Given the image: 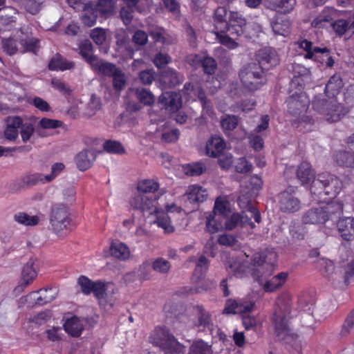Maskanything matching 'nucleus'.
<instances>
[{
    "mask_svg": "<svg viewBox=\"0 0 354 354\" xmlns=\"http://www.w3.org/2000/svg\"><path fill=\"white\" fill-rule=\"evenodd\" d=\"M159 188V184L153 180L145 179L139 181L137 185L138 194H135L130 201L131 206L147 214L151 224H156L158 227L163 229L165 233L171 234L174 232V227L171 225L170 218L161 208L160 204L157 198H150L143 194L145 193H153Z\"/></svg>",
    "mask_w": 354,
    "mask_h": 354,
    "instance_id": "obj_1",
    "label": "nucleus"
},
{
    "mask_svg": "<svg viewBox=\"0 0 354 354\" xmlns=\"http://www.w3.org/2000/svg\"><path fill=\"white\" fill-rule=\"evenodd\" d=\"M270 255L272 257L268 260L264 253H256L252 257L251 263L244 260L232 259L227 262L226 268L238 277H241L244 273L250 272L256 280L261 283L264 278L270 275L274 270V264L272 259L274 260L276 255L274 253Z\"/></svg>",
    "mask_w": 354,
    "mask_h": 354,
    "instance_id": "obj_2",
    "label": "nucleus"
},
{
    "mask_svg": "<svg viewBox=\"0 0 354 354\" xmlns=\"http://www.w3.org/2000/svg\"><path fill=\"white\" fill-rule=\"evenodd\" d=\"M295 316H296L295 310H292L289 301L281 304L278 303L272 321L277 338L290 344L297 352H299L301 349V341L298 335L292 331L291 326V319Z\"/></svg>",
    "mask_w": 354,
    "mask_h": 354,
    "instance_id": "obj_3",
    "label": "nucleus"
},
{
    "mask_svg": "<svg viewBox=\"0 0 354 354\" xmlns=\"http://www.w3.org/2000/svg\"><path fill=\"white\" fill-rule=\"evenodd\" d=\"M343 212L339 202H333L324 207L311 208L303 213L301 222L304 225H323L326 221L337 218Z\"/></svg>",
    "mask_w": 354,
    "mask_h": 354,
    "instance_id": "obj_4",
    "label": "nucleus"
},
{
    "mask_svg": "<svg viewBox=\"0 0 354 354\" xmlns=\"http://www.w3.org/2000/svg\"><path fill=\"white\" fill-rule=\"evenodd\" d=\"M149 342L160 347L165 353H180L185 351V346L163 327L156 328L149 337Z\"/></svg>",
    "mask_w": 354,
    "mask_h": 354,
    "instance_id": "obj_5",
    "label": "nucleus"
},
{
    "mask_svg": "<svg viewBox=\"0 0 354 354\" xmlns=\"http://www.w3.org/2000/svg\"><path fill=\"white\" fill-rule=\"evenodd\" d=\"M313 106L329 122H338L348 113V109L335 99L325 100L316 98Z\"/></svg>",
    "mask_w": 354,
    "mask_h": 354,
    "instance_id": "obj_6",
    "label": "nucleus"
},
{
    "mask_svg": "<svg viewBox=\"0 0 354 354\" xmlns=\"http://www.w3.org/2000/svg\"><path fill=\"white\" fill-rule=\"evenodd\" d=\"M243 86L249 91L259 89L266 82L264 72L257 63H252L244 67L239 73Z\"/></svg>",
    "mask_w": 354,
    "mask_h": 354,
    "instance_id": "obj_7",
    "label": "nucleus"
},
{
    "mask_svg": "<svg viewBox=\"0 0 354 354\" xmlns=\"http://www.w3.org/2000/svg\"><path fill=\"white\" fill-rule=\"evenodd\" d=\"M299 48L303 49L306 54L304 58L313 59L331 67L334 64V60L330 55L329 50L326 48L314 46L313 43L307 39H302L297 42Z\"/></svg>",
    "mask_w": 354,
    "mask_h": 354,
    "instance_id": "obj_8",
    "label": "nucleus"
},
{
    "mask_svg": "<svg viewBox=\"0 0 354 354\" xmlns=\"http://www.w3.org/2000/svg\"><path fill=\"white\" fill-rule=\"evenodd\" d=\"M57 295V290L55 288H42L20 298L19 305L22 306L26 304H28L29 306H32L34 304L42 306L52 301Z\"/></svg>",
    "mask_w": 354,
    "mask_h": 354,
    "instance_id": "obj_9",
    "label": "nucleus"
},
{
    "mask_svg": "<svg viewBox=\"0 0 354 354\" xmlns=\"http://www.w3.org/2000/svg\"><path fill=\"white\" fill-rule=\"evenodd\" d=\"M71 221L70 213L65 205L59 204L53 207L50 215V224L56 233L66 230Z\"/></svg>",
    "mask_w": 354,
    "mask_h": 354,
    "instance_id": "obj_10",
    "label": "nucleus"
},
{
    "mask_svg": "<svg viewBox=\"0 0 354 354\" xmlns=\"http://www.w3.org/2000/svg\"><path fill=\"white\" fill-rule=\"evenodd\" d=\"M208 268L207 259L201 256L196 263V267L192 278V281L194 285V288L190 289L192 292L200 293L206 290L209 286L205 280V272Z\"/></svg>",
    "mask_w": 354,
    "mask_h": 354,
    "instance_id": "obj_11",
    "label": "nucleus"
},
{
    "mask_svg": "<svg viewBox=\"0 0 354 354\" xmlns=\"http://www.w3.org/2000/svg\"><path fill=\"white\" fill-rule=\"evenodd\" d=\"M36 263L37 259L31 258L23 267L19 284L14 289L16 295L21 293L36 279L37 276Z\"/></svg>",
    "mask_w": 354,
    "mask_h": 354,
    "instance_id": "obj_12",
    "label": "nucleus"
},
{
    "mask_svg": "<svg viewBox=\"0 0 354 354\" xmlns=\"http://www.w3.org/2000/svg\"><path fill=\"white\" fill-rule=\"evenodd\" d=\"M245 25L246 19L241 13L236 11H230L228 14V20L222 32H227L232 36L239 37L243 33Z\"/></svg>",
    "mask_w": 354,
    "mask_h": 354,
    "instance_id": "obj_13",
    "label": "nucleus"
},
{
    "mask_svg": "<svg viewBox=\"0 0 354 354\" xmlns=\"http://www.w3.org/2000/svg\"><path fill=\"white\" fill-rule=\"evenodd\" d=\"M314 187L324 189L325 194H329L332 191L333 194H336L340 191L342 183L336 176L328 173H323L318 175L317 179L314 183Z\"/></svg>",
    "mask_w": 354,
    "mask_h": 354,
    "instance_id": "obj_14",
    "label": "nucleus"
},
{
    "mask_svg": "<svg viewBox=\"0 0 354 354\" xmlns=\"http://www.w3.org/2000/svg\"><path fill=\"white\" fill-rule=\"evenodd\" d=\"M17 37L19 39L22 52H36L39 40L32 37V28L29 26H24L17 30Z\"/></svg>",
    "mask_w": 354,
    "mask_h": 354,
    "instance_id": "obj_15",
    "label": "nucleus"
},
{
    "mask_svg": "<svg viewBox=\"0 0 354 354\" xmlns=\"http://www.w3.org/2000/svg\"><path fill=\"white\" fill-rule=\"evenodd\" d=\"M279 205L280 209L285 213H294L301 209L300 201L292 192L288 190L279 194Z\"/></svg>",
    "mask_w": 354,
    "mask_h": 354,
    "instance_id": "obj_16",
    "label": "nucleus"
},
{
    "mask_svg": "<svg viewBox=\"0 0 354 354\" xmlns=\"http://www.w3.org/2000/svg\"><path fill=\"white\" fill-rule=\"evenodd\" d=\"M288 111L292 115H300L306 111L309 100L304 93L291 95L287 100Z\"/></svg>",
    "mask_w": 354,
    "mask_h": 354,
    "instance_id": "obj_17",
    "label": "nucleus"
},
{
    "mask_svg": "<svg viewBox=\"0 0 354 354\" xmlns=\"http://www.w3.org/2000/svg\"><path fill=\"white\" fill-rule=\"evenodd\" d=\"M297 176L304 185H308L310 183H314L316 181L315 172L308 162H303L300 164L297 171ZM317 188V187H314V184H313L310 188L312 194H316Z\"/></svg>",
    "mask_w": 354,
    "mask_h": 354,
    "instance_id": "obj_18",
    "label": "nucleus"
},
{
    "mask_svg": "<svg viewBox=\"0 0 354 354\" xmlns=\"http://www.w3.org/2000/svg\"><path fill=\"white\" fill-rule=\"evenodd\" d=\"M259 64L261 68L268 69L270 67L277 66L279 59L276 50L271 48H265L259 50L257 53Z\"/></svg>",
    "mask_w": 354,
    "mask_h": 354,
    "instance_id": "obj_19",
    "label": "nucleus"
},
{
    "mask_svg": "<svg viewBox=\"0 0 354 354\" xmlns=\"http://www.w3.org/2000/svg\"><path fill=\"white\" fill-rule=\"evenodd\" d=\"M252 301H243L241 300L228 299L223 310L224 314H245L250 312L254 308Z\"/></svg>",
    "mask_w": 354,
    "mask_h": 354,
    "instance_id": "obj_20",
    "label": "nucleus"
},
{
    "mask_svg": "<svg viewBox=\"0 0 354 354\" xmlns=\"http://www.w3.org/2000/svg\"><path fill=\"white\" fill-rule=\"evenodd\" d=\"M190 311L196 317V320H193V324L196 326H202L208 329H212L213 322L211 314L206 310L202 306L196 305L191 308Z\"/></svg>",
    "mask_w": 354,
    "mask_h": 354,
    "instance_id": "obj_21",
    "label": "nucleus"
},
{
    "mask_svg": "<svg viewBox=\"0 0 354 354\" xmlns=\"http://www.w3.org/2000/svg\"><path fill=\"white\" fill-rule=\"evenodd\" d=\"M183 93L187 95L189 99L195 100V97L198 98L203 109H207V113L209 115L212 113L211 109H209V104L206 100L205 93L198 84L186 83L184 86Z\"/></svg>",
    "mask_w": 354,
    "mask_h": 354,
    "instance_id": "obj_22",
    "label": "nucleus"
},
{
    "mask_svg": "<svg viewBox=\"0 0 354 354\" xmlns=\"http://www.w3.org/2000/svg\"><path fill=\"white\" fill-rule=\"evenodd\" d=\"M158 103L166 109L176 111L181 106V96L176 92H165L159 97Z\"/></svg>",
    "mask_w": 354,
    "mask_h": 354,
    "instance_id": "obj_23",
    "label": "nucleus"
},
{
    "mask_svg": "<svg viewBox=\"0 0 354 354\" xmlns=\"http://www.w3.org/2000/svg\"><path fill=\"white\" fill-rule=\"evenodd\" d=\"M249 225L251 228H254L255 225L251 222L248 216L241 213L232 214L225 223V228L227 230H232L237 227H245Z\"/></svg>",
    "mask_w": 354,
    "mask_h": 354,
    "instance_id": "obj_24",
    "label": "nucleus"
},
{
    "mask_svg": "<svg viewBox=\"0 0 354 354\" xmlns=\"http://www.w3.org/2000/svg\"><path fill=\"white\" fill-rule=\"evenodd\" d=\"M288 278V273L281 272L266 280L263 284V289L267 292H273L281 289Z\"/></svg>",
    "mask_w": 354,
    "mask_h": 354,
    "instance_id": "obj_25",
    "label": "nucleus"
},
{
    "mask_svg": "<svg viewBox=\"0 0 354 354\" xmlns=\"http://www.w3.org/2000/svg\"><path fill=\"white\" fill-rule=\"evenodd\" d=\"M185 195L190 203L195 204L204 202L207 199L208 194L205 188L195 184L187 187Z\"/></svg>",
    "mask_w": 354,
    "mask_h": 354,
    "instance_id": "obj_26",
    "label": "nucleus"
},
{
    "mask_svg": "<svg viewBox=\"0 0 354 354\" xmlns=\"http://www.w3.org/2000/svg\"><path fill=\"white\" fill-rule=\"evenodd\" d=\"M21 118L19 116H9L6 118L4 136L9 140H15L18 137L19 129L21 126Z\"/></svg>",
    "mask_w": 354,
    "mask_h": 354,
    "instance_id": "obj_27",
    "label": "nucleus"
},
{
    "mask_svg": "<svg viewBox=\"0 0 354 354\" xmlns=\"http://www.w3.org/2000/svg\"><path fill=\"white\" fill-rule=\"evenodd\" d=\"M225 147V142L221 137L213 136L206 143V154L212 158H217L223 152Z\"/></svg>",
    "mask_w": 354,
    "mask_h": 354,
    "instance_id": "obj_28",
    "label": "nucleus"
},
{
    "mask_svg": "<svg viewBox=\"0 0 354 354\" xmlns=\"http://www.w3.org/2000/svg\"><path fill=\"white\" fill-rule=\"evenodd\" d=\"M96 158L95 152L93 150H84L75 157V163L78 169L85 171L89 169Z\"/></svg>",
    "mask_w": 354,
    "mask_h": 354,
    "instance_id": "obj_29",
    "label": "nucleus"
},
{
    "mask_svg": "<svg viewBox=\"0 0 354 354\" xmlns=\"http://www.w3.org/2000/svg\"><path fill=\"white\" fill-rule=\"evenodd\" d=\"M338 229L342 237L350 241L354 238V218L345 217L339 221Z\"/></svg>",
    "mask_w": 354,
    "mask_h": 354,
    "instance_id": "obj_30",
    "label": "nucleus"
},
{
    "mask_svg": "<svg viewBox=\"0 0 354 354\" xmlns=\"http://www.w3.org/2000/svg\"><path fill=\"white\" fill-rule=\"evenodd\" d=\"M335 10L332 8H325L322 13L316 17L311 22V26L315 28L326 27L330 23L335 16Z\"/></svg>",
    "mask_w": 354,
    "mask_h": 354,
    "instance_id": "obj_31",
    "label": "nucleus"
},
{
    "mask_svg": "<svg viewBox=\"0 0 354 354\" xmlns=\"http://www.w3.org/2000/svg\"><path fill=\"white\" fill-rule=\"evenodd\" d=\"M61 125L62 122L60 120L44 118L39 121L36 132L40 137H46L50 135L47 132L48 130L57 129Z\"/></svg>",
    "mask_w": 354,
    "mask_h": 354,
    "instance_id": "obj_32",
    "label": "nucleus"
},
{
    "mask_svg": "<svg viewBox=\"0 0 354 354\" xmlns=\"http://www.w3.org/2000/svg\"><path fill=\"white\" fill-rule=\"evenodd\" d=\"M66 333L73 337H78L84 329V321L77 317L68 319L64 324Z\"/></svg>",
    "mask_w": 354,
    "mask_h": 354,
    "instance_id": "obj_33",
    "label": "nucleus"
},
{
    "mask_svg": "<svg viewBox=\"0 0 354 354\" xmlns=\"http://www.w3.org/2000/svg\"><path fill=\"white\" fill-rule=\"evenodd\" d=\"M80 11H82L81 19L84 24L90 27L95 25L99 14L94 8V4L89 1L86 4L85 8H82Z\"/></svg>",
    "mask_w": 354,
    "mask_h": 354,
    "instance_id": "obj_34",
    "label": "nucleus"
},
{
    "mask_svg": "<svg viewBox=\"0 0 354 354\" xmlns=\"http://www.w3.org/2000/svg\"><path fill=\"white\" fill-rule=\"evenodd\" d=\"M343 86V82L338 75L332 76L325 87V93L330 99H333Z\"/></svg>",
    "mask_w": 354,
    "mask_h": 354,
    "instance_id": "obj_35",
    "label": "nucleus"
},
{
    "mask_svg": "<svg viewBox=\"0 0 354 354\" xmlns=\"http://www.w3.org/2000/svg\"><path fill=\"white\" fill-rule=\"evenodd\" d=\"M80 54L82 58L88 62L91 66L96 64V61L99 58L93 54V46L90 41L84 40L79 46Z\"/></svg>",
    "mask_w": 354,
    "mask_h": 354,
    "instance_id": "obj_36",
    "label": "nucleus"
},
{
    "mask_svg": "<svg viewBox=\"0 0 354 354\" xmlns=\"http://www.w3.org/2000/svg\"><path fill=\"white\" fill-rule=\"evenodd\" d=\"M110 252L113 257L120 260H127L130 257V250L128 246L120 241H114L110 246Z\"/></svg>",
    "mask_w": 354,
    "mask_h": 354,
    "instance_id": "obj_37",
    "label": "nucleus"
},
{
    "mask_svg": "<svg viewBox=\"0 0 354 354\" xmlns=\"http://www.w3.org/2000/svg\"><path fill=\"white\" fill-rule=\"evenodd\" d=\"M73 66V62L66 60L59 54L55 55L48 64V68L52 71H66Z\"/></svg>",
    "mask_w": 354,
    "mask_h": 354,
    "instance_id": "obj_38",
    "label": "nucleus"
},
{
    "mask_svg": "<svg viewBox=\"0 0 354 354\" xmlns=\"http://www.w3.org/2000/svg\"><path fill=\"white\" fill-rule=\"evenodd\" d=\"M94 8L102 17L106 18L114 14L115 2L113 0H97V4L94 5Z\"/></svg>",
    "mask_w": 354,
    "mask_h": 354,
    "instance_id": "obj_39",
    "label": "nucleus"
},
{
    "mask_svg": "<svg viewBox=\"0 0 354 354\" xmlns=\"http://www.w3.org/2000/svg\"><path fill=\"white\" fill-rule=\"evenodd\" d=\"M182 80V77L172 68H167L162 72L161 81L169 87L175 86Z\"/></svg>",
    "mask_w": 354,
    "mask_h": 354,
    "instance_id": "obj_40",
    "label": "nucleus"
},
{
    "mask_svg": "<svg viewBox=\"0 0 354 354\" xmlns=\"http://www.w3.org/2000/svg\"><path fill=\"white\" fill-rule=\"evenodd\" d=\"M14 220L24 226H35L40 221L37 215H29L26 212H18L14 216Z\"/></svg>",
    "mask_w": 354,
    "mask_h": 354,
    "instance_id": "obj_41",
    "label": "nucleus"
},
{
    "mask_svg": "<svg viewBox=\"0 0 354 354\" xmlns=\"http://www.w3.org/2000/svg\"><path fill=\"white\" fill-rule=\"evenodd\" d=\"M313 263L315 265L317 269L326 277L330 276L334 272L335 266L333 262L330 259L321 257L315 260Z\"/></svg>",
    "mask_w": 354,
    "mask_h": 354,
    "instance_id": "obj_42",
    "label": "nucleus"
},
{
    "mask_svg": "<svg viewBox=\"0 0 354 354\" xmlns=\"http://www.w3.org/2000/svg\"><path fill=\"white\" fill-rule=\"evenodd\" d=\"M212 213L227 217L231 213L230 204L223 197H218L214 203V210Z\"/></svg>",
    "mask_w": 354,
    "mask_h": 354,
    "instance_id": "obj_43",
    "label": "nucleus"
},
{
    "mask_svg": "<svg viewBox=\"0 0 354 354\" xmlns=\"http://www.w3.org/2000/svg\"><path fill=\"white\" fill-rule=\"evenodd\" d=\"M212 346L202 339L192 343L189 349L188 354H212Z\"/></svg>",
    "mask_w": 354,
    "mask_h": 354,
    "instance_id": "obj_44",
    "label": "nucleus"
},
{
    "mask_svg": "<svg viewBox=\"0 0 354 354\" xmlns=\"http://www.w3.org/2000/svg\"><path fill=\"white\" fill-rule=\"evenodd\" d=\"M92 68L94 71L100 72L104 75L113 76L118 70L113 64L104 62L98 58L96 61L95 65H92Z\"/></svg>",
    "mask_w": 354,
    "mask_h": 354,
    "instance_id": "obj_45",
    "label": "nucleus"
},
{
    "mask_svg": "<svg viewBox=\"0 0 354 354\" xmlns=\"http://www.w3.org/2000/svg\"><path fill=\"white\" fill-rule=\"evenodd\" d=\"M334 160L337 165L343 167H354V154L346 151H337L334 155Z\"/></svg>",
    "mask_w": 354,
    "mask_h": 354,
    "instance_id": "obj_46",
    "label": "nucleus"
},
{
    "mask_svg": "<svg viewBox=\"0 0 354 354\" xmlns=\"http://www.w3.org/2000/svg\"><path fill=\"white\" fill-rule=\"evenodd\" d=\"M206 166L202 162L186 164L183 166V172L190 176H199L206 171Z\"/></svg>",
    "mask_w": 354,
    "mask_h": 354,
    "instance_id": "obj_47",
    "label": "nucleus"
},
{
    "mask_svg": "<svg viewBox=\"0 0 354 354\" xmlns=\"http://www.w3.org/2000/svg\"><path fill=\"white\" fill-rule=\"evenodd\" d=\"M135 94L139 102L145 106H150L155 102L153 94L146 88H137L135 89Z\"/></svg>",
    "mask_w": 354,
    "mask_h": 354,
    "instance_id": "obj_48",
    "label": "nucleus"
},
{
    "mask_svg": "<svg viewBox=\"0 0 354 354\" xmlns=\"http://www.w3.org/2000/svg\"><path fill=\"white\" fill-rule=\"evenodd\" d=\"M272 28L274 34L287 36L290 32V23L286 19H278L272 22Z\"/></svg>",
    "mask_w": 354,
    "mask_h": 354,
    "instance_id": "obj_49",
    "label": "nucleus"
},
{
    "mask_svg": "<svg viewBox=\"0 0 354 354\" xmlns=\"http://www.w3.org/2000/svg\"><path fill=\"white\" fill-rule=\"evenodd\" d=\"M292 71L295 80L301 79L304 82L311 80L310 70L300 64H294L292 65Z\"/></svg>",
    "mask_w": 354,
    "mask_h": 354,
    "instance_id": "obj_50",
    "label": "nucleus"
},
{
    "mask_svg": "<svg viewBox=\"0 0 354 354\" xmlns=\"http://www.w3.org/2000/svg\"><path fill=\"white\" fill-rule=\"evenodd\" d=\"M228 14L225 7H218L214 12V21L216 23V27L222 30L224 29L225 24L228 20Z\"/></svg>",
    "mask_w": 354,
    "mask_h": 354,
    "instance_id": "obj_51",
    "label": "nucleus"
},
{
    "mask_svg": "<svg viewBox=\"0 0 354 354\" xmlns=\"http://www.w3.org/2000/svg\"><path fill=\"white\" fill-rule=\"evenodd\" d=\"M298 304L303 313L311 312L315 304V300L310 295L304 293L299 296Z\"/></svg>",
    "mask_w": 354,
    "mask_h": 354,
    "instance_id": "obj_52",
    "label": "nucleus"
},
{
    "mask_svg": "<svg viewBox=\"0 0 354 354\" xmlns=\"http://www.w3.org/2000/svg\"><path fill=\"white\" fill-rule=\"evenodd\" d=\"M104 151L110 153H124L125 149L122 145L117 140H108L103 144Z\"/></svg>",
    "mask_w": 354,
    "mask_h": 354,
    "instance_id": "obj_53",
    "label": "nucleus"
},
{
    "mask_svg": "<svg viewBox=\"0 0 354 354\" xmlns=\"http://www.w3.org/2000/svg\"><path fill=\"white\" fill-rule=\"evenodd\" d=\"M304 224H300L297 222H292L290 226V233L292 237L297 240L304 239L306 235V230Z\"/></svg>",
    "mask_w": 354,
    "mask_h": 354,
    "instance_id": "obj_54",
    "label": "nucleus"
},
{
    "mask_svg": "<svg viewBox=\"0 0 354 354\" xmlns=\"http://www.w3.org/2000/svg\"><path fill=\"white\" fill-rule=\"evenodd\" d=\"M206 230L211 234L218 232L222 228L221 223L217 221L214 213L209 212L206 216Z\"/></svg>",
    "mask_w": 354,
    "mask_h": 354,
    "instance_id": "obj_55",
    "label": "nucleus"
},
{
    "mask_svg": "<svg viewBox=\"0 0 354 354\" xmlns=\"http://www.w3.org/2000/svg\"><path fill=\"white\" fill-rule=\"evenodd\" d=\"M22 182L24 185L29 187L34 186L39 183H46L44 174L40 173L26 175L23 177Z\"/></svg>",
    "mask_w": 354,
    "mask_h": 354,
    "instance_id": "obj_56",
    "label": "nucleus"
},
{
    "mask_svg": "<svg viewBox=\"0 0 354 354\" xmlns=\"http://www.w3.org/2000/svg\"><path fill=\"white\" fill-rule=\"evenodd\" d=\"M101 106L102 104L100 97L96 95L93 94L91 96L90 102L87 104L85 114L87 116L91 117L95 115L101 109Z\"/></svg>",
    "mask_w": 354,
    "mask_h": 354,
    "instance_id": "obj_57",
    "label": "nucleus"
},
{
    "mask_svg": "<svg viewBox=\"0 0 354 354\" xmlns=\"http://www.w3.org/2000/svg\"><path fill=\"white\" fill-rule=\"evenodd\" d=\"M296 0H274V9L280 12H289L294 8Z\"/></svg>",
    "mask_w": 354,
    "mask_h": 354,
    "instance_id": "obj_58",
    "label": "nucleus"
},
{
    "mask_svg": "<svg viewBox=\"0 0 354 354\" xmlns=\"http://www.w3.org/2000/svg\"><path fill=\"white\" fill-rule=\"evenodd\" d=\"M221 125L224 131H231L238 125V118L235 115H226L222 118Z\"/></svg>",
    "mask_w": 354,
    "mask_h": 354,
    "instance_id": "obj_59",
    "label": "nucleus"
},
{
    "mask_svg": "<svg viewBox=\"0 0 354 354\" xmlns=\"http://www.w3.org/2000/svg\"><path fill=\"white\" fill-rule=\"evenodd\" d=\"M35 128L30 122H23L21 120V126L20 127V135L24 142L30 140L33 135Z\"/></svg>",
    "mask_w": 354,
    "mask_h": 354,
    "instance_id": "obj_60",
    "label": "nucleus"
},
{
    "mask_svg": "<svg viewBox=\"0 0 354 354\" xmlns=\"http://www.w3.org/2000/svg\"><path fill=\"white\" fill-rule=\"evenodd\" d=\"M250 193L248 191H242V194L239 196L237 199V203L239 207L243 210L242 212H245L250 210V207H254L250 201Z\"/></svg>",
    "mask_w": 354,
    "mask_h": 354,
    "instance_id": "obj_61",
    "label": "nucleus"
},
{
    "mask_svg": "<svg viewBox=\"0 0 354 354\" xmlns=\"http://www.w3.org/2000/svg\"><path fill=\"white\" fill-rule=\"evenodd\" d=\"M2 48L10 55L15 54L18 50L16 41L12 37L2 39Z\"/></svg>",
    "mask_w": 354,
    "mask_h": 354,
    "instance_id": "obj_62",
    "label": "nucleus"
},
{
    "mask_svg": "<svg viewBox=\"0 0 354 354\" xmlns=\"http://www.w3.org/2000/svg\"><path fill=\"white\" fill-rule=\"evenodd\" d=\"M113 85L117 91H121L124 88L126 84V79L124 74L120 71L118 70L116 73L112 76Z\"/></svg>",
    "mask_w": 354,
    "mask_h": 354,
    "instance_id": "obj_63",
    "label": "nucleus"
},
{
    "mask_svg": "<svg viewBox=\"0 0 354 354\" xmlns=\"http://www.w3.org/2000/svg\"><path fill=\"white\" fill-rule=\"evenodd\" d=\"M354 328V309L347 315L343 324L341 333L343 335H347Z\"/></svg>",
    "mask_w": 354,
    "mask_h": 354,
    "instance_id": "obj_64",
    "label": "nucleus"
}]
</instances>
